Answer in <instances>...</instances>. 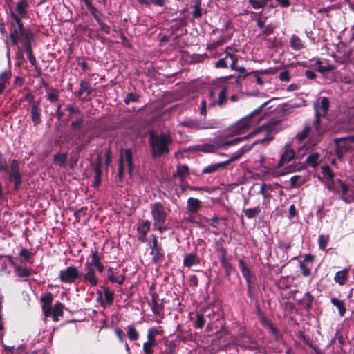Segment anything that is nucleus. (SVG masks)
<instances>
[{"label":"nucleus","mask_w":354,"mask_h":354,"mask_svg":"<svg viewBox=\"0 0 354 354\" xmlns=\"http://www.w3.org/2000/svg\"><path fill=\"white\" fill-rule=\"evenodd\" d=\"M279 124L277 122H272L268 124H263L261 127L256 129L254 131L248 134V136H254L259 132H263L266 134L264 136L259 140L254 142L251 146L247 147H245L240 150V152L237 155H234L229 160L223 162L215 163L212 165H209L203 168V174H210L214 173L221 168H223L228 165L231 162L239 159L244 153L251 149L253 145L257 143H264L266 141L272 140L271 135L278 131Z\"/></svg>","instance_id":"1"},{"label":"nucleus","mask_w":354,"mask_h":354,"mask_svg":"<svg viewBox=\"0 0 354 354\" xmlns=\"http://www.w3.org/2000/svg\"><path fill=\"white\" fill-rule=\"evenodd\" d=\"M239 84V78L233 76H226L217 79L214 82L216 88H220V91L218 94V100L216 99V89L210 88L208 94L204 100H206V104H208L209 107H214L216 105H218L222 107L226 102V93L230 86L234 84Z\"/></svg>","instance_id":"2"},{"label":"nucleus","mask_w":354,"mask_h":354,"mask_svg":"<svg viewBox=\"0 0 354 354\" xmlns=\"http://www.w3.org/2000/svg\"><path fill=\"white\" fill-rule=\"evenodd\" d=\"M153 158H160L166 156L170 152V147L173 143V138L169 131L160 133L150 132L149 138Z\"/></svg>","instance_id":"3"},{"label":"nucleus","mask_w":354,"mask_h":354,"mask_svg":"<svg viewBox=\"0 0 354 354\" xmlns=\"http://www.w3.org/2000/svg\"><path fill=\"white\" fill-rule=\"evenodd\" d=\"M268 102H265L261 106L252 112H251L247 116L241 118L234 126L233 132L234 134H241L248 130L253 126L258 124L261 120L262 116L261 114V109L264 107Z\"/></svg>","instance_id":"4"},{"label":"nucleus","mask_w":354,"mask_h":354,"mask_svg":"<svg viewBox=\"0 0 354 354\" xmlns=\"http://www.w3.org/2000/svg\"><path fill=\"white\" fill-rule=\"evenodd\" d=\"M150 210L154 228L160 233L165 231L167 229L165 224L168 216V209L160 202H155L150 205Z\"/></svg>","instance_id":"5"},{"label":"nucleus","mask_w":354,"mask_h":354,"mask_svg":"<svg viewBox=\"0 0 354 354\" xmlns=\"http://www.w3.org/2000/svg\"><path fill=\"white\" fill-rule=\"evenodd\" d=\"M10 15L14 20V22L10 24V37L12 44L16 45L19 41H23L27 38H30V32L24 27L19 17L13 12H11Z\"/></svg>","instance_id":"6"},{"label":"nucleus","mask_w":354,"mask_h":354,"mask_svg":"<svg viewBox=\"0 0 354 354\" xmlns=\"http://www.w3.org/2000/svg\"><path fill=\"white\" fill-rule=\"evenodd\" d=\"M295 156V152L292 148V142H286L284 146V151L281 155L280 160L277 163L276 168L272 169L270 171V174L273 177H278L288 174L289 172V169L288 168H285L282 171H279L278 169L281 167L284 164L290 162Z\"/></svg>","instance_id":"7"},{"label":"nucleus","mask_w":354,"mask_h":354,"mask_svg":"<svg viewBox=\"0 0 354 354\" xmlns=\"http://www.w3.org/2000/svg\"><path fill=\"white\" fill-rule=\"evenodd\" d=\"M133 160L132 151L131 149H121L120 152V158L118 160V176L121 181L123 178L125 169H128L129 174L131 175L133 171Z\"/></svg>","instance_id":"8"},{"label":"nucleus","mask_w":354,"mask_h":354,"mask_svg":"<svg viewBox=\"0 0 354 354\" xmlns=\"http://www.w3.org/2000/svg\"><path fill=\"white\" fill-rule=\"evenodd\" d=\"M330 106V102L328 97H322L320 98L319 102L314 103V109L315 111V116L314 120V129L317 134L320 132V118L324 117L327 114Z\"/></svg>","instance_id":"9"},{"label":"nucleus","mask_w":354,"mask_h":354,"mask_svg":"<svg viewBox=\"0 0 354 354\" xmlns=\"http://www.w3.org/2000/svg\"><path fill=\"white\" fill-rule=\"evenodd\" d=\"M245 139V137H238L234 139H232L230 140L226 141L225 142H221L218 139H216L212 143H206L197 145L196 146V149L198 151L205 152V153H212L214 152L221 147L225 145H234Z\"/></svg>","instance_id":"10"},{"label":"nucleus","mask_w":354,"mask_h":354,"mask_svg":"<svg viewBox=\"0 0 354 354\" xmlns=\"http://www.w3.org/2000/svg\"><path fill=\"white\" fill-rule=\"evenodd\" d=\"M336 145V153L339 159L354 149V135L335 139Z\"/></svg>","instance_id":"11"},{"label":"nucleus","mask_w":354,"mask_h":354,"mask_svg":"<svg viewBox=\"0 0 354 354\" xmlns=\"http://www.w3.org/2000/svg\"><path fill=\"white\" fill-rule=\"evenodd\" d=\"M179 124L190 129L200 130L218 128L219 127L220 122L216 120H212L207 122H201L196 120L186 119L179 122Z\"/></svg>","instance_id":"12"},{"label":"nucleus","mask_w":354,"mask_h":354,"mask_svg":"<svg viewBox=\"0 0 354 354\" xmlns=\"http://www.w3.org/2000/svg\"><path fill=\"white\" fill-rule=\"evenodd\" d=\"M82 272L75 266H68L60 270L59 279L62 283H73L77 279L80 280Z\"/></svg>","instance_id":"13"},{"label":"nucleus","mask_w":354,"mask_h":354,"mask_svg":"<svg viewBox=\"0 0 354 354\" xmlns=\"http://www.w3.org/2000/svg\"><path fill=\"white\" fill-rule=\"evenodd\" d=\"M160 334L156 328H151L147 330V340L143 344L142 351L144 354H153L154 348L157 346L156 336Z\"/></svg>","instance_id":"14"},{"label":"nucleus","mask_w":354,"mask_h":354,"mask_svg":"<svg viewBox=\"0 0 354 354\" xmlns=\"http://www.w3.org/2000/svg\"><path fill=\"white\" fill-rule=\"evenodd\" d=\"M318 134L315 133L314 121L313 122H306L304 129L296 135L295 139L299 142H302L310 136L313 140H317L322 134L323 131L321 128Z\"/></svg>","instance_id":"15"},{"label":"nucleus","mask_w":354,"mask_h":354,"mask_svg":"<svg viewBox=\"0 0 354 354\" xmlns=\"http://www.w3.org/2000/svg\"><path fill=\"white\" fill-rule=\"evenodd\" d=\"M228 49L231 48L230 47L226 48V50ZM237 60V56L235 54L226 51L225 57L219 59L215 63V67L217 68H227L230 66L232 69H234Z\"/></svg>","instance_id":"16"},{"label":"nucleus","mask_w":354,"mask_h":354,"mask_svg":"<svg viewBox=\"0 0 354 354\" xmlns=\"http://www.w3.org/2000/svg\"><path fill=\"white\" fill-rule=\"evenodd\" d=\"M341 188V198L346 203L354 202V183L346 185L342 180H338Z\"/></svg>","instance_id":"17"},{"label":"nucleus","mask_w":354,"mask_h":354,"mask_svg":"<svg viewBox=\"0 0 354 354\" xmlns=\"http://www.w3.org/2000/svg\"><path fill=\"white\" fill-rule=\"evenodd\" d=\"M9 174V180L15 183V189H17L21 183V174L19 173V165L17 160H12L10 162V169L7 171Z\"/></svg>","instance_id":"18"},{"label":"nucleus","mask_w":354,"mask_h":354,"mask_svg":"<svg viewBox=\"0 0 354 354\" xmlns=\"http://www.w3.org/2000/svg\"><path fill=\"white\" fill-rule=\"evenodd\" d=\"M86 273L82 274L80 280L83 282H88L91 286H95L98 283V279L95 274L94 268L90 266H85Z\"/></svg>","instance_id":"19"},{"label":"nucleus","mask_w":354,"mask_h":354,"mask_svg":"<svg viewBox=\"0 0 354 354\" xmlns=\"http://www.w3.org/2000/svg\"><path fill=\"white\" fill-rule=\"evenodd\" d=\"M151 223L148 220H145L142 221L138 225L137 232L138 234V239L142 243H145L147 241L146 235L148 231L150 229Z\"/></svg>","instance_id":"20"},{"label":"nucleus","mask_w":354,"mask_h":354,"mask_svg":"<svg viewBox=\"0 0 354 354\" xmlns=\"http://www.w3.org/2000/svg\"><path fill=\"white\" fill-rule=\"evenodd\" d=\"M31 120L35 126L38 125L41 122V109H39V103L38 102H32L31 103Z\"/></svg>","instance_id":"21"},{"label":"nucleus","mask_w":354,"mask_h":354,"mask_svg":"<svg viewBox=\"0 0 354 354\" xmlns=\"http://www.w3.org/2000/svg\"><path fill=\"white\" fill-rule=\"evenodd\" d=\"M107 272V277L111 283H118L119 285L124 283L125 279L124 274L115 272L112 268H109Z\"/></svg>","instance_id":"22"},{"label":"nucleus","mask_w":354,"mask_h":354,"mask_svg":"<svg viewBox=\"0 0 354 354\" xmlns=\"http://www.w3.org/2000/svg\"><path fill=\"white\" fill-rule=\"evenodd\" d=\"M261 321L265 328H266L269 333L274 337L275 340L279 341L280 339V334L277 328L265 317H262Z\"/></svg>","instance_id":"23"},{"label":"nucleus","mask_w":354,"mask_h":354,"mask_svg":"<svg viewBox=\"0 0 354 354\" xmlns=\"http://www.w3.org/2000/svg\"><path fill=\"white\" fill-rule=\"evenodd\" d=\"M92 91V87L89 82L85 80H81L80 83V89L77 92V96L83 97L85 99Z\"/></svg>","instance_id":"24"},{"label":"nucleus","mask_w":354,"mask_h":354,"mask_svg":"<svg viewBox=\"0 0 354 354\" xmlns=\"http://www.w3.org/2000/svg\"><path fill=\"white\" fill-rule=\"evenodd\" d=\"M10 77V70H5L0 73V94H1L9 85V80Z\"/></svg>","instance_id":"25"},{"label":"nucleus","mask_w":354,"mask_h":354,"mask_svg":"<svg viewBox=\"0 0 354 354\" xmlns=\"http://www.w3.org/2000/svg\"><path fill=\"white\" fill-rule=\"evenodd\" d=\"M348 268L337 272L334 277V281L340 286L344 285L348 280Z\"/></svg>","instance_id":"26"},{"label":"nucleus","mask_w":354,"mask_h":354,"mask_svg":"<svg viewBox=\"0 0 354 354\" xmlns=\"http://www.w3.org/2000/svg\"><path fill=\"white\" fill-rule=\"evenodd\" d=\"M322 161V158L318 152L310 153L306 160V164L311 167H316Z\"/></svg>","instance_id":"27"},{"label":"nucleus","mask_w":354,"mask_h":354,"mask_svg":"<svg viewBox=\"0 0 354 354\" xmlns=\"http://www.w3.org/2000/svg\"><path fill=\"white\" fill-rule=\"evenodd\" d=\"M201 202L195 198L190 197L187 199V210L189 214L196 213L201 207Z\"/></svg>","instance_id":"28"},{"label":"nucleus","mask_w":354,"mask_h":354,"mask_svg":"<svg viewBox=\"0 0 354 354\" xmlns=\"http://www.w3.org/2000/svg\"><path fill=\"white\" fill-rule=\"evenodd\" d=\"M189 175V167L186 165H180L177 166L176 171L174 173V176L183 180Z\"/></svg>","instance_id":"29"},{"label":"nucleus","mask_w":354,"mask_h":354,"mask_svg":"<svg viewBox=\"0 0 354 354\" xmlns=\"http://www.w3.org/2000/svg\"><path fill=\"white\" fill-rule=\"evenodd\" d=\"M89 258L91 259V260H88L86 262L85 266H90L92 268H94L100 263H101L102 256L100 255L97 250H93L91 251Z\"/></svg>","instance_id":"30"},{"label":"nucleus","mask_w":354,"mask_h":354,"mask_svg":"<svg viewBox=\"0 0 354 354\" xmlns=\"http://www.w3.org/2000/svg\"><path fill=\"white\" fill-rule=\"evenodd\" d=\"M290 47L295 50H300L305 48L302 40L296 35H292L290 39Z\"/></svg>","instance_id":"31"},{"label":"nucleus","mask_w":354,"mask_h":354,"mask_svg":"<svg viewBox=\"0 0 354 354\" xmlns=\"http://www.w3.org/2000/svg\"><path fill=\"white\" fill-rule=\"evenodd\" d=\"M338 179L336 182L333 180V178L325 180L323 182L326 188L334 193H341V188L339 186V183Z\"/></svg>","instance_id":"32"},{"label":"nucleus","mask_w":354,"mask_h":354,"mask_svg":"<svg viewBox=\"0 0 354 354\" xmlns=\"http://www.w3.org/2000/svg\"><path fill=\"white\" fill-rule=\"evenodd\" d=\"M318 178L322 182L333 178V173L328 165L322 167V175H319Z\"/></svg>","instance_id":"33"},{"label":"nucleus","mask_w":354,"mask_h":354,"mask_svg":"<svg viewBox=\"0 0 354 354\" xmlns=\"http://www.w3.org/2000/svg\"><path fill=\"white\" fill-rule=\"evenodd\" d=\"M28 7V3L27 0H20L17 3L16 10L21 17H26L27 15L26 9Z\"/></svg>","instance_id":"34"},{"label":"nucleus","mask_w":354,"mask_h":354,"mask_svg":"<svg viewBox=\"0 0 354 354\" xmlns=\"http://www.w3.org/2000/svg\"><path fill=\"white\" fill-rule=\"evenodd\" d=\"M152 311L155 315H160L162 311V306L158 303V297L156 293L151 295Z\"/></svg>","instance_id":"35"},{"label":"nucleus","mask_w":354,"mask_h":354,"mask_svg":"<svg viewBox=\"0 0 354 354\" xmlns=\"http://www.w3.org/2000/svg\"><path fill=\"white\" fill-rule=\"evenodd\" d=\"M199 261L196 257V255L190 253L187 254L183 259V266L187 268H191L192 266L198 263Z\"/></svg>","instance_id":"36"},{"label":"nucleus","mask_w":354,"mask_h":354,"mask_svg":"<svg viewBox=\"0 0 354 354\" xmlns=\"http://www.w3.org/2000/svg\"><path fill=\"white\" fill-rule=\"evenodd\" d=\"M15 272L17 276L19 277H28L32 274V270L28 269L27 268L18 265L15 266Z\"/></svg>","instance_id":"37"},{"label":"nucleus","mask_w":354,"mask_h":354,"mask_svg":"<svg viewBox=\"0 0 354 354\" xmlns=\"http://www.w3.org/2000/svg\"><path fill=\"white\" fill-rule=\"evenodd\" d=\"M330 302L333 304V306L337 308L339 315L341 317H343L346 311L344 301L343 300H340L337 298L334 297L330 299Z\"/></svg>","instance_id":"38"},{"label":"nucleus","mask_w":354,"mask_h":354,"mask_svg":"<svg viewBox=\"0 0 354 354\" xmlns=\"http://www.w3.org/2000/svg\"><path fill=\"white\" fill-rule=\"evenodd\" d=\"M272 190V186L270 184L263 183L261 185L259 193L263 196L264 198L263 203L271 197L270 191Z\"/></svg>","instance_id":"39"},{"label":"nucleus","mask_w":354,"mask_h":354,"mask_svg":"<svg viewBox=\"0 0 354 354\" xmlns=\"http://www.w3.org/2000/svg\"><path fill=\"white\" fill-rule=\"evenodd\" d=\"M67 158L66 153H57L54 155L53 160L60 167H64L66 165Z\"/></svg>","instance_id":"40"},{"label":"nucleus","mask_w":354,"mask_h":354,"mask_svg":"<svg viewBox=\"0 0 354 354\" xmlns=\"http://www.w3.org/2000/svg\"><path fill=\"white\" fill-rule=\"evenodd\" d=\"M315 65L317 68V70L322 73L330 71L334 68L333 65L328 63H326L325 64H324L322 62H321V60L319 59L316 60Z\"/></svg>","instance_id":"41"},{"label":"nucleus","mask_w":354,"mask_h":354,"mask_svg":"<svg viewBox=\"0 0 354 354\" xmlns=\"http://www.w3.org/2000/svg\"><path fill=\"white\" fill-rule=\"evenodd\" d=\"M271 0H248L249 3L254 10L264 8Z\"/></svg>","instance_id":"42"},{"label":"nucleus","mask_w":354,"mask_h":354,"mask_svg":"<svg viewBox=\"0 0 354 354\" xmlns=\"http://www.w3.org/2000/svg\"><path fill=\"white\" fill-rule=\"evenodd\" d=\"M127 333L130 341H136L138 339L139 333L133 325L127 326Z\"/></svg>","instance_id":"43"},{"label":"nucleus","mask_w":354,"mask_h":354,"mask_svg":"<svg viewBox=\"0 0 354 354\" xmlns=\"http://www.w3.org/2000/svg\"><path fill=\"white\" fill-rule=\"evenodd\" d=\"M63 304L61 302L57 301L53 309V320L58 321V317L62 316L63 315Z\"/></svg>","instance_id":"44"},{"label":"nucleus","mask_w":354,"mask_h":354,"mask_svg":"<svg viewBox=\"0 0 354 354\" xmlns=\"http://www.w3.org/2000/svg\"><path fill=\"white\" fill-rule=\"evenodd\" d=\"M243 212L248 219H251L256 217L261 212V209L257 206L253 208L244 209Z\"/></svg>","instance_id":"45"},{"label":"nucleus","mask_w":354,"mask_h":354,"mask_svg":"<svg viewBox=\"0 0 354 354\" xmlns=\"http://www.w3.org/2000/svg\"><path fill=\"white\" fill-rule=\"evenodd\" d=\"M239 268L242 272L243 276L246 279L248 283H250V271L248 269V268L244 264V262L243 260H240L239 261Z\"/></svg>","instance_id":"46"},{"label":"nucleus","mask_w":354,"mask_h":354,"mask_svg":"<svg viewBox=\"0 0 354 354\" xmlns=\"http://www.w3.org/2000/svg\"><path fill=\"white\" fill-rule=\"evenodd\" d=\"M87 9L90 11L91 15L98 23L100 26H102V25H104V23L102 22L100 18V17L101 16V13L98 12V10L93 5L88 7Z\"/></svg>","instance_id":"47"},{"label":"nucleus","mask_w":354,"mask_h":354,"mask_svg":"<svg viewBox=\"0 0 354 354\" xmlns=\"http://www.w3.org/2000/svg\"><path fill=\"white\" fill-rule=\"evenodd\" d=\"M19 256L24 259L25 263H32L31 253L26 248L21 250Z\"/></svg>","instance_id":"48"},{"label":"nucleus","mask_w":354,"mask_h":354,"mask_svg":"<svg viewBox=\"0 0 354 354\" xmlns=\"http://www.w3.org/2000/svg\"><path fill=\"white\" fill-rule=\"evenodd\" d=\"M151 254L153 256L152 260L154 263H158L163 258V254L161 252V248L151 250Z\"/></svg>","instance_id":"49"},{"label":"nucleus","mask_w":354,"mask_h":354,"mask_svg":"<svg viewBox=\"0 0 354 354\" xmlns=\"http://www.w3.org/2000/svg\"><path fill=\"white\" fill-rule=\"evenodd\" d=\"M95 171V181L94 187H97L101 182L102 171L99 165H96L94 168Z\"/></svg>","instance_id":"50"},{"label":"nucleus","mask_w":354,"mask_h":354,"mask_svg":"<svg viewBox=\"0 0 354 354\" xmlns=\"http://www.w3.org/2000/svg\"><path fill=\"white\" fill-rule=\"evenodd\" d=\"M290 184L293 187H299L304 183V178L299 175H295L290 178Z\"/></svg>","instance_id":"51"},{"label":"nucleus","mask_w":354,"mask_h":354,"mask_svg":"<svg viewBox=\"0 0 354 354\" xmlns=\"http://www.w3.org/2000/svg\"><path fill=\"white\" fill-rule=\"evenodd\" d=\"M104 296L105 299V302L110 305L113 301V292L111 291L108 288H104Z\"/></svg>","instance_id":"52"},{"label":"nucleus","mask_w":354,"mask_h":354,"mask_svg":"<svg viewBox=\"0 0 354 354\" xmlns=\"http://www.w3.org/2000/svg\"><path fill=\"white\" fill-rule=\"evenodd\" d=\"M205 320L203 315L197 314L194 321V327L197 328H202L205 324Z\"/></svg>","instance_id":"53"},{"label":"nucleus","mask_w":354,"mask_h":354,"mask_svg":"<svg viewBox=\"0 0 354 354\" xmlns=\"http://www.w3.org/2000/svg\"><path fill=\"white\" fill-rule=\"evenodd\" d=\"M139 99V95L135 93H129L125 97L124 101L126 104H129L131 102H138Z\"/></svg>","instance_id":"54"},{"label":"nucleus","mask_w":354,"mask_h":354,"mask_svg":"<svg viewBox=\"0 0 354 354\" xmlns=\"http://www.w3.org/2000/svg\"><path fill=\"white\" fill-rule=\"evenodd\" d=\"M328 241V237L324 236V234H321L319 236L318 242H319V249L324 250L327 246Z\"/></svg>","instance_id":"55"},{"label":"nucleus","mask_w":354,"mask_h":354,"mask_svg":"<svg viewBox=\"0 0 354 354\" xmlns=\"http://www.w3.org/2000/svg\"><path fill=\"white\" fill-rule=\"evenodd\" d=\"M221 263L222 266L224 267V268L225 269V272H226L227 274L229 275L230 273V271L232 270V266L230 263L226 261L225 258V252L223 250H222V258H221Z\"/></svg>","instance_id":"56"},{"label":"nucleus","mask_w":354,"mask_h":354,"mask_svg":"<svg viewBox=\"0 0 354 354\" xmlns=\"http://www.w3.org/2000/svg\"><path fill=\"white\" fill-rule=\"evenodd\" d=\"M31 39H32V37L30 38H27V39L21 41L24 45V47L25 48V50L28 55H30V53H32V51L31 49V45H30Z\"/></svg>","instance_id":"57"},{"label":"nucleus","mask_w":354,"mask_h":354,"mask_svg":"<svg viewBox=\"0 0 354 354\" xmlns=\"http://www.w3.org/2000/svg\"><path fill=\"white\" fill-rule=\"evenodd\" d=\"M83 122L84 120L82 118H79L77 120L72 122L71 126L73 129H80Z\"/></svg>","instance_id":"58"},{"label":"nucleus","mask_w":354,"mask_h":354,"mask_svg":"<svg viewBox=\"0 0 354 354\" xmlns=\"http://www.w3.org/2000/svg\"><path fill=\"white\" fill-rule=\"evenodd\" d=\"M335 337L338 339V342L339 344V346L341 349H342V347L346 345V339L342 335H339L338 332L335 334Z\"/></svg>","instance_id":"59"},{"label":"nucleus","mask_w":354,"mask_h":354,"mask_svg":"<svg viewBox=\"0 0 354 354\" xmlns=\"http://www.w3.org/2000/svg\"><path fill=\"white\" fill-rule=\"evenodd\" d=\"M41 301L44 302V306H50L52 301V295L49 294L47 296L41 297Z\"/></svg>","instance_id":"60"},{"label":"nucleus","mask_w":354,"mask_h":354,"mask_svg":"<svg viewBox=\"0 0 354 354\" xmlns=\"http://www.w3.org/2000/svg\"><path fill=\"white\" fill-rule=\"evenodd\" d=\"M279 79L281 81L288 82L290 80L289 73L287 71H282L279 74Z\"/></svg>","instance_id":"61"},{"label":"nucleus","mask_w":354,"mask_h":354,"mask_svg":"<svg viewBox=\"0 0 354 354\" xmlns=\"http://www.w3.org/2000/svg\"><path fill=\"white\" fill-rule=\"evenodd\" d=\"M115 335H116L117 337L118 338L119 341L120 342H123L124 337V334L123 331L120 328H117V329H115Z\"/></svg>","instance_id":"62"},{"label":"nucleus","mask_w":354,"mask_h":354,"mask_svg":"<svg viewBox=\"0 0 354 354\" xmlns=\"http://www.w3.org/2000/svg\"><path fill=\"white\" fill-rule=\"evenodd\" d=\"M66 110L68 111L71 114L80 113V111L78 109V107H75L73 105H68L66 106Z\"/></svg>","instance_id":"63"},{"label":"nucleus","mask_w":354,"mask_h":354,"mask_svg":"<svg viewBox=\"0 0 354 354\" xmlns=\"http://www.w3.org/2000/svg\"><path fill=\"white\" fill-rule=\"evenodd\" d=\"M48 99L49 101L54 102L58 100V95L55 92H50L48 95Z\"/></svg>","instance_id":"64"}]
</instances>
